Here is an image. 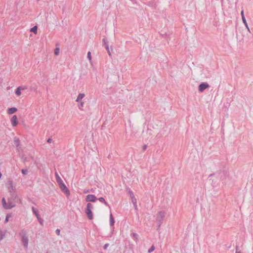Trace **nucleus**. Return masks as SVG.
Returning <instances> with one entry per match:
<instances>
[{"mask_svg": "<svg viewBox=\"0 0 253 253\" xmlns=\"http://www.w3.org/2000/svg\"><path fill=\"white\" fill-rule=\"evenodd\" d=\"M98 200L102 203H104L106 206H109V204L107 202H106L104 198L100 197L98 198Z\"/></svg>", "mask_w": 253, "mask_h": 253, "instance_id": "obj_17", "label": "nucleus"}, {"mask_svg": "<svg viewBox=\"0 0 253 253\" xmlns=\"http://www.w3.org/2000/svg\"><path fill=\"white\" fill-rule=\"evenodd\" d=\"M21 172L23 174L26 175L28 173V170L27 169H22Z\"/></svg>", "mask_w": 253, "mask_h": 253, "instance_id": "obj_27", "label": "nucleus"}, {"mask_svg": "<svg viewBox=\"0 0 253 253\" xmlns=\"http://www.w3.org/2000/svg\"><path fill=\"white\" fill-rule=\"evenodd\" d=\"M133 206H134V208L135 210L136 211H138V208H137V203L135 204H133Z\"/></svg>", "mask_w": 253, "mask_h": 253, "instance_id": "obj_36", "label": "nucleus"}, {"mask_svg": "<svg viewBox=\"0 0 253 253\" xmlns=\"http://www.w3.org/2000/svg\"><path fill=\"white\" fill-rule=\"evenodd\" d=\"M55 233L57 235H59L60 233V230L59 229H57L55 231Z\"/></svg>", "mask_w": 253, "mask_h": 253, "instance_id": "obj_33", "label": "nucleus"}, {"mask_svg": "<svg viewBox=\"0 0 253 253\" xmlns=\"http://www.w3.org/2000/svg\"><path fill=\"white\" fill-rule=\"evenodd\" d=\"M13 140L17 151L20 152V151L22 150V147L20 144V139L17 137H14Z\"/></svg>", "mask_w": 253, "mask_h": 253, "instance_id": "obj_5", "label": "nucleus"}, {"mask_svg": "<svg viewBox=\"0 0 253 253\" xmlns=\"http://www.w3.org/2000/svg\"><path fill=\"white\" fill-rule=\"evenodd\" d=\"M166 213L164 211H160L158 212L156 217V221L158 223V227L159 228L163 223Z\"/></svg>", "mask_w": 253, "mask_h": 253, "instance_id": "obj_1", "label": "nucleus"}, {"mask_svg": "<svg viewBox=\"0 0 253 253\" xmlns=\"http://www.w3.org/2000/svg\"><path fill=\"white\" fill-rule=\"evenodd\" d=\"M242 20H243L244 24L245 25L246 27L248 28V30H249V28L248 27V24H247V21L246 20V18H242Z\"/></svg>", "mask_w": 253, "mask_h": 253, "instance_id": "obj_23", "label": "nucleus"}, {"mask_svg": "<svg viewBox=\"0 0 253 253\" xmlns=\"http://www.w3.org/2000/svg\"><path fill=\"white\" fill-rule=\"evenodd\" d=\"M104 44L105 45L106 49H108V47H109L108 44L106 42V44Z\"/></svg>", "mask_w": 253, "mask_h": 253, "instance_id": "obj_39", "label": "nucleus"}, {"mask_svg": "<svg viewBox=\"0 0 253 253\" xmlns=\"http://www.w3.org/2000/svg\"><path fill=\"white\" fill-rule=\"evenodd\" d=\"M128 193L131 198L134 197V194L132 191L129 190Z\"/></svg>", "mask_w": 253, "mask_h": 253, "instance_id": "obj_29", "label": "nucleus"}, {"mask_svg": "<svg viewBox=\"0 0 253 253\" xmlns=\"http://www.w3.org/2000/svg\"><path fill=\"white\" fill-rule=\"evenodd\" d=\"M115 220L113 218V215L112 213L110 214V224L111 226H113L114 225Z\"/></svg>", "mask_w": 253, "mask_h": 253, "instance_id": "obj_14", "label": "nucleus"}, {"mask_svg": "<svg viewBox=\"0 0 253 253\" xmlns=\"http://www.w3.org/2000/svg\"><path fill=\"white\" fill-rule=\"evenodd\" d=\"M131 236L132 237H133L134 238V239L136 240H137L138 239V234L135 233H133L132 234H131Z\"/></svg>", "mask_w": 253, "mask_h": 253, "instance_id": "obj_22", "label": "nucleus"}, {"mask_svg": "<svg viewBox=\"0 0 253 253\" xmlns=\"http://www.w3.org/2000/svg\"><path fill=\"white\" fill-rule=\"evenodd\" d=\"M37 30H38L37 26H35L34 27H33V28H32L30 29V31L34 33L35 34H37Z\"/></svg>", "mask_w": 253, "mask_h": 253, "instance_id": "obj_18", "label": "nucleus"}, {"mask_svg": "<svg viewBox=\"0 0 253 253\" xmlns=\"http://www.w3.org/2000/svg\"><path fill=\"white\" fill-rule=\"evenodd\" d=\"M103 42H104V44H106V43L107 42H106V40L105 39H103Z\"/></svg>", "mask_w": 253, "mask_h": 253, "instance_id": "obj_41", "label": "nucleus"}, {"mask_svg": "<svg viewBox=\"0 0 253 253\" xmlns=\"http://www.w3.org/2000/svg\"><path fill=\"white\" fill-rule=\"evenodd\" d=\"M11 122L13 126H15L18 124V119L16 115H14L11 119Z\"/></svg>", "mask_w": 253, "mask_h": 253, "instance_id": "obj_10", "label": "nucleus"}, {"mask_svg": "<svg viewBox=\"0 0 253 253\" xmlns=\"http://www.w3.org/2000/svg\"><path fill=\"white\" fill-rule=\"evenodd\" d=\"M236 253H241V252H236Z\"/></svg>", "mask_w": 253, "mask_h": 253, "instance_id": "obj_44", "label": "nucleus"}, {"mask_svg": "<svg viewBox=\"0 0 253 253\" xmlns=\"http://www.w3.org/2000/svg\"><path fill=\"white\" fill-rule=\"evenodd\" d=\"M32 210L33 211V212L34 214L36 215V216L37 217L40 216L39 212L38 210H36L34 207H32Z\"/></svg>", "mask_w": 253, "mask_h": 253, "instance_id": "obj_15", "label": "nucleus"}, {"mask_svg": "<svg viewBox=\"0 0 253 253\" xmlns=\"http://www.w3.org/2000/svg\"><path fill=\"white\" fill-rule=\"evenodd\" d=\"M210 87L209 84L206 82H203L200 84L199 85V91L200 92H203L206 88Z\"/></svg>", "mask_w": 253, "mask_h": 253, "instance_id": "obj_6", "label": "nucleus"}, {"mask_svg": "<svg viewBox=\"0 0 253 253\" xmlns=\"http://www.w3.org/2000/svg\"><path fill=\"white\" fill-rule=\"evenodd\" d=\"M12 199H13L12 197L11 198L8 199L7 204L8 206H11V205H10V204H11V205H12V208H13L15 206V204L14 203L12 202Z\"/></svg>", "mask_w": 253, "mask_h": 253, "instance_id": "obj_16", "label": "nucleus"}, {"mask_svg": "<svg viewBox=\"0 0 253 253\" xmlns=\"http://www.w3.org/2000/svg\"><path fill=\"white\" fill-rule=\"evenodd\" d=\"M79 102H80V104L78 105V107H79V109L83 110V108L84 107V102H83L82 101H80Z\"/></svg>", "mask_w": 253, "mask_h": 253, "instance_id": "obj_20", "label": "nucleus"}, {"mask_svg": "<svg viewBox=\"0 0 253 253\" xmlns=\"http://www.w3.org/2000/svg\"><path fill=\"white\" fill-rule=\"evenodd\" d=\"M131 199V201H132L133 204H135L137 203L136 199L135 197L132 198Z\"/></svg>", "mask_w": 253, "mask_h": 253, "instance_id": "obj_30", "label": "nucleus"}, {"mask_svg": "<svg viewBox=\"0 0 253 253\" xmlns=\"http://www.w3.org/2000/svg\"><path fill=\"white\" fill-rule=\"evenodd\" d=\"M11 216V215L10 214H7L6 216L4 222L7 223L8 221L9 218Z\"/></svg>", "mask_w": 253, "mask_h": 253, "instance_id": "obj_25", "label": "nucleus"}, {"mask_svg": "<svg viewBox=\"0 0 253 253\" xmlns=\"http://www.w3.org/2000/svg\"><path fill=\"white\" fill-rule=\"evenodd\" d=\"M15 93L16 95H17L18 96H19L21 92V87L20 86H19L18 87H17L15 90Z\"/></svg>", "mask_w": 253, "mask_h": 253, "instance_id": "obj_19", "label": "nucleus"}, {"mask_svg": "<svg viewBox=\"0 0 253 253\" xmlns=\"http://www.w3.org/2000/svg\"><path fill=\"white\" fill-rule=\"evenodd\" d=\"M109 244L108 243H107V244H105L104 246H103V249L104 250H107V248L108 247Z\"/></svg>", "mask_w": 253, "mask_h": 253, "instance_id": "obj_32", "label": "nucleus"}, {"mask_svg": "<svg viewBox=\"0 0 253 253\" xmlns=\"http://www.w3.org/2000/svg\"><path fill=\"white\" fill-rule=\"evenodd\" d=\"M241 252L239 250V246L238 245H236V252Z\"/></svg>", "mask_w": 253, "mask_h": 253, "instance_id": "obj_35", "label": "nucleus"}, {"mask_svg": "<svg viewBox=\"0 0 253 253\" xmlns=\"http://www.w3.org/2000/svg\"><path fill=\"white\" fill-rule=\"evenodd\" d=\"M84 96L85 94L84 93H79L76 101L78 102L81 101L82 99L84 97Z\"/></svg>", "mask_w": 253, "mask_h": 253, "instance_id": "obj_13", "label": "nucleus"}, {"mask_svg": "<svg viewBox=\"0 0 253 253\" xmlns=\"http://www.w3.org/2000/svg\"><path fill=\"white\" fill-rule=\"evenodd\" d=\"M88 59L89 60H91V52L90 51H88L87 52V56Z\"/></svg>", "mask_w": 253, "mask_h": 253, "instance_id": "obj_31", "label": "nucleus"}, {"mask_svg": "<svg viewBox=\"0 0 253 253\" xmlns=\"http://www.w3.org/2000/svg\"><path fill=\"white\" fill-rule=\"evenodd\" d=\"M147 147V145H144L143 146V147H142V150H143V151H144L146 149Z\"/></svg>", "mask_w": 253, "mask_h": 253, "instance_id": "obj_34", "label": "nucleus"}, {"mask_svg": "<svg viewBox=\"0 0 253 253\" xmlns=\"http://www.w3.org/2000/svg\"><path fill=\"white\" fill-rule=\"evenodd\" d=\"M22 242L25 248L27 249L28 246V237L27 235V233L25 230H22Z\"/></svg>", "mask_w": 253, "mask_h": 253, "instance_id": "obj_3", "label": "nucleus"}, {"mask_svg": "<svg viewBox=\"0 0 253 253\" xmlns=\"http://www.w3.org/2000/svg\"><path fill=\"white\" fill-rule=\"evenodd\" d=\"M155 248V246L154 245H152L148 250V252L149 253H152L153 251H154Z\"/></svg>", "mask_w": 253, "mask_h": 253, "instance_id": "obj_21", "label": "nucleus"}, {"mask_svg": "<svg viewBox=\"0 0 253 253\" xmlns=\"http://www.w3.org/2000/svg\"><path fill=\"white\" fill-rule=\"evenodd\" d=\"M17 110V109L16 107H11L8 109L7 113L8 114H12L15 113Z\"/></svg>", "mask_w": 253, "mask_h": 253, "instance_id": "obj_12", "label": "nucleus"}, {"mask_svg": "<svg viewBox=\"0 0 253 253\" xmlns=\"http://www.w3.org/2000/svg\"><path fill=\"white\" fill-rule=\"evenodd\" d=\"M37 218L38 221H39V222L40 223V224H42V223L43 221V219L41 218L40 216L37 217Z\"/></svg>", "mask_w": 253, "mask_h": 253, "instance_id": "obj_28", "label": "nucleus"}, {"mask_svg": "<svg viewBox=\"0 0 253 253\" xmlns=\"http://www.w3.org/2000/svg\"><path fill=\"white\" fill-rule=\"evenodd\" d=\"M214 175V173H211V174H210L209 177H212V176H213Z\"/></svg>", "mask_w": 253, "mask_h": 253, "instance_id": "obj_43", "label": "nucleus"}, {"mask_svg": "<svg viewBox=\"0 0 253 253\" xmlns=\"http://www.w3.org/2000/svg\"><path fill=\"white\" fill-rule=\"evenodd\" d=\"M9 192L10 193L11 197L13 199H15L17 198V194H16L15 191L13 188L12 181L9 182V186L8 187Z\"/></svg>", "mask_w": 253, "mask_h": 253, "instance_id": "obj_4", "label": "nucleus"}, {"mask_svg": "<svg viewBox=\"0 0 253 253\" xmlns=\"http://www.w3.org/2000/svg\"><path fill=\"white\" fill-rule=\"evenodd\" d=\"M241 16H242V18H245V16H244V11H243V10H242V11H241Z\"/></svg>", "mask_w": 253, "mask_h": 253, "instance_id": "obj_37", "label": "nucleus"}, {"mask_svg": "<svg viewBox=\"0 0 253 253\" xmlns=\"http://www.w3.org/2000/svg\"><path fill=\"white\" fill-rule=\"evenodd\" d=\"M52 141V139L51 138H49L47 140V142L48 143H51Z\"/></svg>", "mask_w": 253, "mask_h": 253, "instance_id": "obj_38", "label": "nucleus"}, {"mask_svg": "<svg viewBox=\"0 0 253 253\" xmlns=\"http://www.w3.org/2000/svg\"><path fill=\"white\" fill-rule=\"evenodd\" d=\"M55 176L56 180L58 184H59L60 183H62L63 182L57 172H55Z\"/></svg>", "mask_w": 253, "mask_h": 253, "instance_id": "obj_11", "label": "nucleus"}, {"mask_svg": "<svg viewBox=\"0 0 253 253\" xmlns=\"http://www.w3.org/2000/svg\"><path fill=\"white\" fill-rule=\"evenodd\" d=\"M4 237V234L2 231L0 230V241L2 240Z\"/></svg>", "mask_w": 253, "mask_h": 253, "instance_id": "obj_26", "label": "nucleus"}, {"mask_svg": "<svg viewBox=\"0 0 253 253\" xmlns=\"http://www.w3.org/2000/svg\"><path fill=\"white\" fill-rule=\"evenodd\" d=\"M2 204L3 206V207L5 209H10L12 208V205H11V206H8L7 203L6 202L5 199L4 198H3L1 200ZM10 205H11V204H10Z\"/></svg>", "mask_w": 253, "mask_h": 253, "instance_id": "obj_9", "label": "nucleus"}, {"mask_svg": "<svg viewBox=\"0 0 253 253\" xmlns=\"http://www.w3.org/2000/svg\"><path fill=\"white\" fill-rule=\"evenodd\" d=\"M59 48L58 47H56L55 50H54V54L56 55H57L59 54Z\"/></svg>", "mask_w": 253, "mask_h": 253, "instance_id": "obj_24", "label": "nucleus"}, {"mask_svg": "<svg viewBox=\"0 0 253 253\" xmlns=\"http://www.w3.org/2000/svg\"><path fill=\"white\" fill-rule=\"evenodd\" d=\"M97 198L94 195L89 194L86 196L85 201L86 202H95Z\"/></svg>", "mask_w": 253, "mask_h": 253, "instance_id": "obj_8", "label": "nucleus"}, {"mask_svg": "<svg viewBox=\"0 0 253 253\" xmlns=\"http://www.w3.org/2000/svg\"><path fill=\"white\" fill-rule=\"evenodd\" d=\"M93 209V205L91 203H87L86 205V208L85 210V212L87 215V217L89 219H93V214L91 210Z\"/></svg>", "mask_w": 253, "mask_h": 253, "instance_id": "obj_2", "label": "nucleus"}, {"mask_svg": "<svg viewBox=\"0 0 253 253\" xmlns=\"http://www.w3.org/2000/svg\"><path fill=\"white\" fill-rule=\"evenodd\" d=\"M58 185L62 192H63L66 194H69V191L63 182Z\"/></svg>", "mask_w": 253, "mask_h": 253, "instance_id": "obj_7", "label": "nucleus"}, {"mask_svg": "<svg viewBox=\"0 0 253 253\" xmlns=\"http://www.w3.org/2000/svg\"><path fill=\"white\" fill-rule=\"evenodd\" d=\"M106 50H107V52H108V54H109L110 56H111V52H110V50H109V48L108 47V49H106Z\"/></svg>", "mask_w": 253, "mask_h": 253, "instance_id": "obj_40", "label": "nucleus"}, {"mask_svg": "<svg viewBox=\"0 0 253 253\" xmlns=\"http://www.w3.org/2000/svg\"><path fill=\"white\" fill-rule=\"evenodd\" d=\"M211 75L210 73H209L208 76H207V78H211Z\"/></svg>", "mask_w": 253, "mask_h": 253, "instance_id": "obj_42", "label": "nucleus"}]
</instances>
